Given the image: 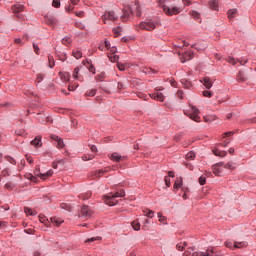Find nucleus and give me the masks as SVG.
<instances>
[{
  "label": "nucleus",
  "instance_id": "57",
  "mask_svg": "<svg viewBox=\"0 0 256 256\" xmlns=\"http://www.w3.org/2000/svg\"><path fill=\"white\" fill-rule=\"evenodd\" d=\"M33 49L36 55H39V46L37 44H33Z\"/></svg>",
  "mask_w": 256,
  "mask_h": 256
},
{
  "label": "nucleus",
  "instance_id": "20",
  "mask_svg": "<svg viewBox=\"0 0 256 256\" xmlns=\"http://www.w3.org/2000/svg\"><path fill=\"white\" fill-rule=\"evenodd\" d=\"M142 73H145L146 75H151V73L155 74L157 73V70L153 69V68H149V67H143L141 69Z\"/></svg>",
  "mask_w": 256,
  "mask_h": 256
},
{
  "label": "nucleus",
  "instance_id": "50",
  "mask_svg": "<svg viewBox=\"0 0 256 256\" xmlns=\"http://www.w3.org/2000/svg\"><path fill=\"white\" fill-rule=\"evenodd\" d=\"M206 182H207V178H205V176H201L199 178L200 185H205Z\"/></svg>",
  "mask_w": 256,
  "mask_h": 256
},
{
  "label": "nucleus",
  "instance_id": "34",
  "mask_svg": "<svg viewBox=\"0 0 256 256\" xmlns=\"http://www.w3.org/2000/svg\"><path fill=\"white\" fill-rule=\"evenodd\" d=\"M5 189L8 191H13V189H15V184H13V182H8L5 184Z\"/></svg>",
  "mask_w": 256,
  "mask_h": 256
},
{
  "label": "nucleus",
  "instance_id": "33",
  "mask_svg": "<svg viewBox=\"0 0 256 256\" xmlns=\"http://www.w3.org/2000/svg\"><path fill=\"white\" fill-rule=\"evenodd\" d=\"M236 13H237V9H231V10H228L227 15H228L229 19H233V17H235Z\"/></svg>",
  "mask_w": 256,
  "mask_h": 256
},
{
  "label": "nucleus",
  "instance_id": "40",
  "mask_svg": "<svg viewBox=\"0 0 256 256\" xmlns=\"http://www.w3.org/2000/svg\"><path fill=\"white\" fill-rule=\"evenodd\" d=\"M79 197H80V199H83V200L90 199L91 192H86L85 194H81Z\"/></svg>",
  "mask_w": 256,
  "mask_h": 256
},
{
  "label": "nucleus",
  "instance_id": "41",
  "mask_svg": "<svg viewBox=\"0 0 256 256\" xmlns=\"http://www.w3.org/2000/svg\"><path fill=\"white\" fill-rule=\"evenodd\" d=\"M202 95H203V97H208V98L213 97V93L211 91H209V90H204L202 92Z\"/></svg>",
  "mask_w": 256,
  "mask_h": 256
},
{
  "label": "nucleus",
  "instance_id": "61",
  "mask_svg": "<svg viewBox=\"0 0 256 256\" xmlns=\"http://www.w3.org/2000/svg\"><path fill=\"white\" fill-rule=\"evenodd\" d=\"M82 159L83 161H91V159H93V156H83Z\"/></svg>",
  "mask_w": 256,
  "mask_h": 256
},
{
  "label": "nucleus",
  "instance_id": "6",
  "mask_svg": "<svg viewBox=\"0 0 256 256\" xmlns=\"http://www.w3.org/2000/svg\"><path fill=\"white\" fill-rule=\"evenodd\" d=\"M92 215H93V210H91L89 206L84 205L81 208L80 217H83V219H90Z\"/></svg>",
  "mask_w": 256,
  "mask_h": 256
},
{
  "label": "nucleus",
  "instance_id": "39",
  "mask_svg": "<svg viewBox=\"0 0 256 256\" xmlns=\"http://www.w3.org/2000/svg\"><path fill=\"white\" fill-rule=\"evenodd\" d=\"M184 58L185 61H191V59H193V52H186Z\"/></svg>",
  "mask_w": 256,
  "mask_h": 256
},
{
  "label": "nucleus",
  "instance_id": "14",
  "mask_svg": "<svg viewBox=\"0 0 256 256\" xmlns=\"http://www.w3.org/2000/svg\"><path fill=\"white\" fill-rule=\"evenodd\" d=\"M152 99H155L156 101L163 102L165 101V96L161 92H156L150 95Z\"/></svg>",
  "mask_w": 256,
  "mask_h": 256
},
{
  "label": "nucleus",
  "instance_id": "8",
  "mask_svg": "<svg viewBox=\"0 0 256 256\" xmlns=\"http://www.w3.org/2000/svg\"><path fill=\"white\" fill-rule=\"evenodd\" d=\"M133 15V9L129 6H125L123 10V15L121 16L122 21H127L129 17Z\"/></svg>",
  "mask_w": 256,
  "mask_h": 256
},
{
  "label": "nucleus",
  "instance_id": "13",
  "mask_svg": "<svg viewBox=\"0 0 256 256\" xmlns=\"http://www.w3.org/2000/svg\"><path fill=\"white\" fill-rule=\"evenodd\" d=\"M200 82L203 83L206 89H211V87H213V81H211L210 77H204L203 80H200Z\"/></svg>",
  "mask_w": 256,
  "mask_h": 256
},
{
  "label": "nucleus",
  "instance_id": "42",
  "mask_svg": "<svg viewBox=\"0 0 256 256\" xmlns=\"http://www.w3.org/2000/svg\"><path fill=\"white\" fill-rule=\"evenodd\" d=\"M94 241H101V237H92L90 239H87L85 243H93Z\"/></svg>",
  "mask_w": 256,
  "mask_h": 256
},
{
  "label": "nucleus",
  "instance_id": "55",
  "mask_svg": "<svg viewBox=\"0 0 256 256\" xmlns=\"http://www.w3.org/2000/svg\"><path fill=\"white\" fill-rule=\"evenodd\" d=\"M213 119H215V116H209V117H204V121L206 122V123H209L210 121H213Z\"/></svg>",
  "mask_w": 256,
  "mask_h": 256
},
{
  "label": "nucleus",
  "instance_id": "5",
  "mask_svg": "<svg viewBox=\"0 0 256 256\" xmlns=\"http://www.w3.org/2000/svg\"><path fill=\"white\" fill-rule=\"evenodd\" d=\"M186 115L190 117L193 121H196V123H199L201 121V117H199V109L195 106H191L190 109L187 111Z\"/></svg>",
  "mask_w": 256,
  "mask_h": 256
},
{
  "label": "nucleus",
  "instance_id": "59",
  "mask_svg": "<svg viewBox=\"0 0 256 256\" xmlns=\"http://www.w3.org/2000/svg\"><path fill=\"white\" fill-rule=\"evenodd\" d=\"M233 135V132L229 131V132H225L223 134V138L225 139V137H231Z\"/></svg>",
  "mask_w": 256,
  "mask_h": 256
},
{
  "label": "nucleus",
  "instance_id": "3",
  "mask_svg": "<svg viewBox=\"0 0 256 256\" xmlns=\"http://www.w3.org/2000/svg\"><path fill=\"white\" fill-rule=\"evenodd\" d=\"M161 23L155 19H146L145 21L140 22L139 28L143 31H155Z\"/></svg>",
  "mask_w": 256,
  "mask_h": 256
},
{
  "label": "nucleus",
  "instance_id": "37",
  "mask_svg": "<svg viewBox=\"0 0 256 256\" xmlns=\"http://www.w3.org/2000/svg\"><path fill=\"white\" fill-rule=\"evenodd\" d=\"M96 94H97V89H91L90 91L86 92L87 97H95Z\"/></svg>",
  "mask_w": 256,
  "mask_h": 256
},
{
  "label": "nucleus",
  "instance_id": "29",
  "mask_svg": "<svg viewBox=\"0 0 256 256\" xmlns=\"http://www.w3.org/2000/svg\"><path fill=\"white\" fill-rule=\"evenodd\" d=\"M108 59L109 61H111V63H117V61H119V56L115 54H110L108 55Z\"/></svg>",
  "mask_w": 256,
  "mask_h": 256
},
{
  "label": "nucleus",
  "instance_id": "24",
  "mask_svg": "<svg viewBox=\"0 0 256 256\" xmlns=\"http://www.w3.org/2000/svg\"><path fill=\"white\" fill-rule=\"evenodd\" d=\"M24 212L26 213V215H31L32 217H35V215H37V211L29 207H24Z\"/></svg>",
  "mask_w": 256,
  "mask_h": 256
},
{
  "label": "nucleus",
  "instance_id": "53",
  "mask_svg": "<svg viewBox=\"0 0 256 256\" xmlns=\"http://www.w3.org/2000/svg\"><path fill=\"white\" fill-rule=\"evenodd\" d=\"M145 215L146 217H150L151 219H153V215H155V212L152 210H148V212Z\"/></svg>",
  "mask_w": 256,
  "mask_h": 256
},
{
  "label": "nucleus",
  "instance_id": "49",
  "mask_svg": "<svg viewBox=\"0 0 256 256\" xmlns=\"http://www.w3.org/2000/svg\"><path fill=\"white\" fill-rule=\"evenodd\" d=\"M52 5L58 9V7H61V2L59 0H53Z\"/></svg>",
  "mask_w": 256,
  "mask_h": 256
},
{
  "label": "nucleus",
  "instance_id": "4",
  "mask_svg": "<svg viewBox=\"0 0 256 256\" xmlns=\"http://www.w3.org/2000/svg\"><path fill=\"white\" fill-rule=\"evenodd\" d=\"M102 21L105 25H111L113 21H117V16L114 11H108L102 15Z\"/></svg>",
  "mask_w": 256,
  "mask_h": 256
},
{
  "label": "nucleus",
  "instance_id": "22",
  "mask_svg": "<svg viewBox=\"0 0 256 256\" xmlns=\"http://www.w3.org/2000/svg\"><path fill=\"white\" fill-rule=\"evenodd\" d=\"M12 11L13 13H21V11H23V5L15 4L14 6H12Z\"/></svg>",
  "mask_w": 256,
  "mask_h": 256
},
{
  "label": "nucleus",
  "instance_id": "16",
  "mask_svg": "<svg viewBox=\"0 0 256 256\" xmlns=\"http://www.w3.org/2000/svg\"><path fill=\"white\" fill-rule=\"evenodd\" d=\"M213 153L216 157H227V151H221L217 148L213 149Z\"/></svg>",
  "mask_w": 256,
  "mask_h": 256
},
{
  "label": "nucleus",
  "instance_id": "43",
  "mask_svg": "<svg viewBox=\"0 0 256 256\" xmlns=\"http://www.w3.org/2000/svg\"><path fill=\"white\" fill-rule=\"evenodd\" d=\"M48 61H49V67L53 69L55 67V62L53 61V56H48Z\"/></svg>",
  "mask_w": 256,
  "mask_h": 256
},
{
  "label": "nucleus",
  "instance_id": "18",
  "mask_svg": "<svg viewBox=\"0 0 256 256\" xmlns=\"http://www.w3.org/2000/svg\"><path fill=\"white\" fill-rule=\"evenodd\" d=\"M181 83H182V85H183V87H184L185 89H189L190 87L193 86V84L191 83V81H190L189 79H187V78H182V79H181Z\"/></svg>",
  "mask_w": 256,
  "mask_h": 256
},
{
  "label": "nucleus",
  "instance_id": "19",
  "mask_svg": "<svg viewBox=\"0 0 256 256\" xmlns=\"http://www.w3.org/2000/svg\"><path fill=\"white\" fill-rule=\"evenodd\" d=\"M209 7H210L213 11H219V3H217L215 0H210V1H209Z\"/></svg>",
  "mask_w": 256,
  "mask_h": 256
},
{
  "label": "nucleus",
  "instance_id": "26",
  "mask_svg": "<svg viewBox=\"0 0 256 256\" xmlns=\"http://www.w3.org/2000/svg\"><path fill=\"white\" fill-rule=\"evenodd\" d=\"M247 247V242H234V249H243Z\"/></svg>",
  "mask_w": 256,
  "mask_h": 256
},
{
  "label": "nucleus",
  "instance_id": "51",
  "mask_svg": "<svg viewBox=\"0 0 256 256\" xmlns=\"http://www.w3.org/2000/svg\"><path fill=\"white\" fill-rule=\"evenodd\" d=\"M63 79H64V81H69V79H71V74L65 72V73L63 74Z\"/></svg>",
  "mask_w": 256,
  "mask_h": 256
},
{
  "label": "nucleus",
  "instance_id": "1",
  "mask_svg": "<svg viewBox=\"0 0 256 256\" xmlns=\"http://www.w3.org/2000/svg\"><path fill=\"white\" fill-rule=\"evenodd\" d=\"M118 197H125V190H120L118 192L110 193L108 195H106L104 197V203H106V205H109L110 207H113L115 205H117V203H119V201H117Z\"/></svg>",
  "mask_w": 256,
  "mask_h": 256
},
{
  "label": "nucleus",
  "instance_id": "64",
  "mask_svg": "<svg viewBox=\"0 0 256 256\" xmlns=\"http://www.w3.org/2000/svg\"><path fill=\"white\" fill-rule=\"evenodd\" d=\"M66 11H73L74 7L72 5L67 6Z\"/></svg>",
  "mask_w": 256,
  "mask_h": 256
},
{
  "label": "nucleus",
  "instance_id": "7",
  "mask_svg": "<svg viewBox=\"0 0 256 256\" xmlns=\"http://www.w3.org/2000/svg\"><path fill=\"white\" fill-rule=\"evenodd\" d=\"M223 162L216 163L212 166V171L214 175H217L218 177H221L223 175Z\"/></svg>",
  "mask_w": 256,
  "mask_h": 256
},
{
  "label": "nucleus",
  "instance_id": "25",
  "mask_svg": "<svg viewBox=\"0 0 256 256\" xmlns=\"http://www.w3.org/2000/svg\"><path fill=\"white\" fill-rule=\"evenodd\" d=\"M158 219L162 225H167V217L163 216V213L158 212Z\"/></svg>",
  "mask_w": 256,
  "mask_h": 256
},
{
  "label": "nucleus",
  "instance_id": "9",
  "mask_svg": "<svg viewBox=\"0 0 256 256\" xmlns=\"http://www.w3.org/2000/svg\"><path fill=\"white\" fill-rule=\"evenodd\" d=\"M34 173L36 177H40V179H44V180L46 177H51L53 175V171L51 169L48 170L46 173H40L39 169H36Z\"/></svg>",
  "mask_w": 256,
  "mask_h": 256
},
{
  "label": "nucleus",
  "instance_id": "38",
  "mask_svg": "<svg viewBox=\"0 0 256 256\" xmlns=\"http://www.w3.org/2000/svg\"><path fill=\"white\" fill-rule=\"evenodd\" d=\"M5 159L8 161V163H11V165H17V161H15V158L11 156H5Z\"/></svg>",
  "mask_w": 256,
  "mask_h": 256
},
{
  "label": "nucleus",
  "instance_id": "31",
  "mask_svg": "<svg viewBox=\"0 0 256 256\" xmlns=\"http://www.w3.org/2000/svg\"><path fill=\"white\" fill-rule=\"evenodd\" d=\"M103 175H105V171L98 170V171L94 172V179H99V177H103Z\"/></svg>",
  "mask_w": 256,
  "mask_h": 256
},
{
  "label": "nucleus",
  "instance_id": "32",
  "mask_svg": "<svg viewBox=\"0 0 256 256\" xmlns=\"http://www.w3.org/2000/svg\"><path fill=\"white\" fill-rule=\"evenodd\" d=\"M72 55L75 57V59H81V57H83V53L80 50L74 51Z\"/></svg>",
  "mask_w": 256,
  "mask_h": 256
},
{
  "label": "nucleus",
  "instance_id": "30",
  "mask_svg": "<svg viewBox=\"0 0 256 256\" xmlns=\"http://www.w3.org/2000/svg\"><path fill=\"white\" fill-rule=\"evenodd\" d=\"M185 247H187V242H180L176 245V249L178 251H183V249H185Z\"/></svg>",
  "mask_w": 256,
  "mask_h": 256
},
{
  "label": "nucleus",
  "instance_id": "15",
  "mask_svg": "<svg viewBox=\"0 0 256 256\" xmlns=\"http://www.w3.org/2000/svg\"><path fill=\"white\" fill-rule=\"evenodd\" d=\"M39 221L41 223H43L46 227H51V220L47 219V217H45V215L40 214Z\"/></svg>",
  "mask_w": 256,
  "mask_h": 256
},
{
  "label": "nucleus",
  "instance_id": "54",
  "mask_svg": "<svg viewBox=\"0 0 256 256\" xmlns=\"http://www.w3.org/2000/svg\"><path fill=\"white\" fill-rule=\"evenodd\" d=\"M164 181H165L167 187H171V179L169 177L166 176Z\"/></svg>",
  "mask_w": 256,
  "mask_h": 256
},
{
  "label": "nucleus",
  "instance_id": "62",
  "mask_svg": "<svg viewBox=\"0 0 256 256\" xmlns=\"http://www.w3.org/2000/svg\"><path fill=\"white\" fill-rule=\"evenodd\" d=\"M90 149H91V151H92V153H97V146H95V145H92L91 147H90Z\"/></svg>",
  "mask_w": 256,
  "mask_h": 256
},
{
  "label": "nucleus",
  "instance_id": "17",
  "mask_svg": "<svg viewBox=\"0 0 256 256\" xmlns=\"http://www.w3.org/2000/svg\"><path fill=\"white\" fill-rule=\"evenodd\" d=\"M73 79L77 80V81H83V77L79 76V67H76L73 71L72 74Z\"/></svg>",
  "mask_w": 256,
  "mask_h": 256
},
{
  "label": "nucleus",
  "instance_id": "60",
  "mask_svg": "<svg viewBox=\"0 0 256 256\" xmlns=\"http://www.w3.org/2000/svg\"><path fill=\"white\" fill-rule=\"evenodd\" d=\"M76 17H85V13L83 11L81 12H75Z\"/></svg>",
  "mask_w": 256,
  "mask_h": 256
},
{
  "label": "nucleus",
  "instance_id": "46",
  "mask_svg": "<svg viewBox=\"0 0 256 256\" xmlns=\"http://www.w3.org/2000/svg\"><path fill=\"white\" fill-rule=\"evenodd\" d=\"M62 43H63V45H70L71 38H69V37L63 38Z\"/></svg>",
  "mask_w": 256,
  "mask_h": 256
},
{
  "label": "nucleus",
  "instance_id": "23",
  "mask_svg": "<svg viewBox=\"0 0 256 256\" xmlns=\"http://www.w3.org/2000/svg\"><path fill=\"white\" fill-rule=\"evenodd\" d=\"M237 80L240 81V83H243V82L247 81V75H245V73H243V72H239L237 74Z\"/></svg>",
  "mask_w": 256,
  "mask_h": 256
},
{
  "label": "nucleus",
  "instance_id": "48",
  "mask_svg": "<svg viewBox=\"0 0 256 256\" xmlns=\"http://www.w3.org/2000/svg\"><path fill=\"white\" fill-rule=\"evenodd\" d=\"M1 176L2 177H9V169L5 168L4 170H2Z\"/></svg>",
  "mask_w": 256,
  "mask_h": 256
},
{
  "label": "nucleus",
  "instance_id": "2",
  "mask_svg": "<svg viewBox=\"0 0 256 256\" xmlns=\"http://www.w3.org/2000/svg\"><path fill=\"white\" fill-rule=\"evenodd\" d=\"M165 0H159V6L161 9H163L164 13L168 15L169 17H172V15H179L183 11V8L178 6H167L164 4Z\"/></svg>",
  "mask_w": 256,
  "mask_h": 256
},
{
  "label": "nucleus",
  "instance_id": "11",
  "mask_svg": "<svg viewBox=\"0 0 256 256\" xmlns=\"http://www.w3.org/2000/svg\"><path fill=\"white\" fill-rule=\"evenodd\" d=\"M228 63H230L231 65H237V63H240V65H245V63H247V60L241 58V59H235L233 57H228L227 59Z\"/></svg>",
  "mask_w": 256,
  "mask_h": 256
},
{
  "label": "nucleus",
  "instance_id": "56",
  "mask_svg": "<svg viewBox=\"0 0 256 256\" xmlns=\"http://www.w3.org/2000/svg\"><path fill=\"white\" fill-rule=\"evenodd\" d=\"M117 67H118L119 71H125V65L124 64L117 63Z\"/></svg>",
  "mask_w": 256,
  "mask_h": 256
},
{
  "label": "nucleus",
  "instance_id": "63",
  "mask_svg": "<svg viewBox=\"0 0 256 256\" xmlns=\"http://www.w3.org/2000/svg\"><path fill=\"white\" fill-rule=\"evenodd\" d=\"M26 160L28 161V163H33V157L31 156L26 155Z\"/></svg>",
  "mask_w": 256,
  "mask_h": 256
},
{
  "label": "nucleus",
  "instance_id": "35",
  "mask_svg": "<svg viewBox=\"0 0 256 256\" xmlns=\"http://www.w3.org/2000/svg\"><path fill=\"white\" fill-rule=\"evenodd\" d=\"M186 159L187 161H193V159H195V152H188L186 154Z\"/></svg>",
  "mask_w": 256,
  "mask_h": 256
},
{
  "label": "nucleus",
  "instance_id": "58",
  "mask_svg": "<svg viewBox=\"0 0 256 256\" xmlns=\"http://www.w3.org/2000/svg\"><path fill=\"white\" fill-rule=\"evenodd\" d=\"M191 15L194 17V19H199V12L192 11Z\"/></svg>",
  "mask_w": 256,
  "mask_h": 256
},
{
  "label": "nucleus",
  "instance_id": "36",
  "mask_svg": "<svg viewBox=\"0 0 256 256\" xmlns=\"http://www.w3.org/2000/svg\"><path fill=\"white\" fill-rule=\"evenodd\" d=\"M225 247H227L228 249H235V242L228 240L225 242Z\"/></svg>",
  "mask_w": 256,
  "mask_h": 256
},
{
  "label": "nucleus",
  "instance_id": "28",
  "mask_svg": "<svg viewBox=\"0 0 256 256\" xmlns=\"http://www.w3.org/2000/svg\"><path fill=\"white\" fill-rule=\"evenodd\" d=\"M224 169H228L229 171L235 170V164L232 162H228L227 164H223Z\"/></svg>",
  "mask_w": 256,
  "mask_h": 256
},
{
  "label": "nucleus",
  "instance_id": "45",
  "mask_svg": "<svg viewBox=\"0 0 256 256\" xmlns=\"http://www.w3.org/2000/svg\"><path fill=\"white\" fill-rule=\"evenodd\" d=\"M45 75L43 74H37V77H36V83H41V81H43Z\"/></svg>",
  "mask_w": 256,
  "mask_h": 256
},
{
  "label": "nucleus",
  "instance_id": "47",
  "mask_svg": "<svg viewBox=\"0 0 256 256\" xmlns=\"http://www.w3.org/2000/svg\"><path fill=\"white\" fill-rule=\"evenodd\" d=\"M113 33H114L115 37H119L121 35V28L113 29Z\"/></svg>",
  "mask_w": 256,
  "mask_h": 256
},
{
  "label": "nucleus",
  "instance_id": "21",
  "mask_svg": "<svg viewBox=\"0 0 256 256\" xmlns=\"http://www.w3.org/2000/svg\"><path fill=\"white\" fill-rule=\"evenodd\" d=\"M31 145H33V147H41V136H37L34 140H32Z\"/></svg>",
  "mask_w": 256,
  "mask_h": 256
},
{
  "label": "nucleus",
  "instance_id": "44",
  "mask_svg": "<svg viewBox=\"0 0 256 256\" xmlns=\"http://www.w3.org/2000/svg\"><path fill=\"white\" fill-rule=\"evenodd\" d=\"M57 147L58 149H63V147H65V144L63 143V139H58L57 141Z\"/></svg>",
  "mask_w": 256,
  "mask_h": 256
},
{
  "label": "nucleus",
  "instance_id": "27",
  "mask_svg": "<svg viewBox=\"0 0 256 256\" xmlns=\"http://www.w3.org/2000/svg\"><path fill=\"white\" fill-rule=\"evenodd\" d=\"M132 228L134 229V231H139L141 229V224L139 223L138 220H134L131 223Z\"/></svg>",
  "mask_w": 256,
  "mask_h": 256
},
{
  "label": "nucleus",
  "instance_id": "52",
  "mask_svg": "<svg viewBox=\"0 0 256 256\" xmlns=\"http://www.w3.org/2000/svg\"><path fill=\"white\" fill-rule=\"evenodd\" d=\"M181 183H182V180H177V181L174 183V189H179V187H181Z\"/></svg>",
  "mask_w": 256,
  "mask_h": 256
},
{
  "label": "nucleus",
  "instance_id": "12",
  "mask_svg": "<svg viewBox=\"0 0 256 256\" xmlns=\"http://www.w3.org/2000/svg\"><path fill=\"white\" fill-rule=\"evenodd\" d=\"M110 159H111L112 161H115L116 163H119L120 161H125L126 158H125V156H121L119 153L114 152V153L111 155Z\"/></svg>",
  "mask_w": 256,
  "mask_h": 256
},
{
  "label": "nucleus",
  "instance_id": "10",
  "mask_svg": "<svg viewBox=\"0 0 256 256\" xmlns=\"http://www.w3.org/2000/svg\"><path fill=\"white\" fill-rule=\"evenodd\" d=\"M62 223H64L63 218L55 216L50 218V224L54 225V227H61Z\"/></svg>",
  "mask_w": 256,
  "mask_h": 256
}]
</instances>
